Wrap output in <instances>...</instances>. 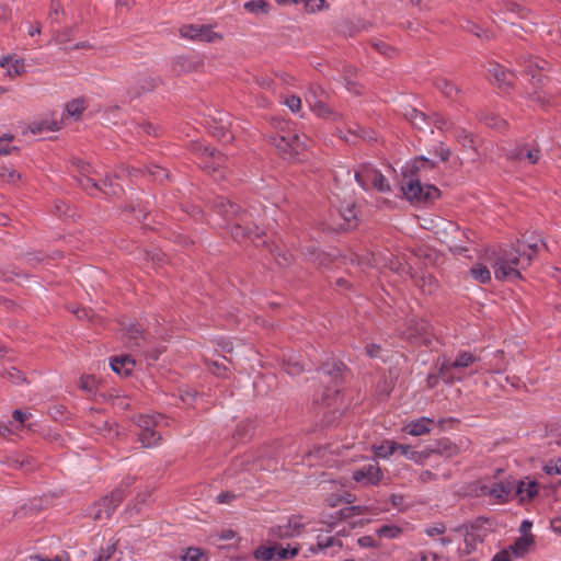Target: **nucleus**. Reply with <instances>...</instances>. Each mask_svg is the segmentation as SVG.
<instances>
[{"label": "nucleus", "instance_id": "nucleus-1", "mask_svg": "<svg viewBox=\"0 0 561 561\" xmlns=\"http://www.w3.org/2000/svg\"><path fill=\"white\" fill-rule=\"evenodd\" d=\"M548 249L547 244L537 237H529L526 240H517L510 249L501 248L499 252L493 251L492 264L496 279H520L519 270L528 267L537 256L538 242Z\"/></svg>", "mask_w": 561, "mask_h": 561}, {"label": "nucleus", "instance_id": "nucleus-2", "mask_svg": "<svg viewBox=\"0 0 561 561\" xmlns=\"http://www.w3.org/2000/svg\"><path fill=\"white\" fill-rule=\"evenodd\" d=\"M213 207L222 216L226 228L229 229L234 240L250 239L255 245H260L256 240H261L263 232L256 225L253 214L242 210L238 205L222 196L214 198Z\"/></svg>", "mask_w": 561, "mask_h": 561}, {"label": "nucleus", "instance_id": "nucleus-3", "mask_svg": "<svg viewBox=\"0 0 561 561\" xmlns=\"http://www.w3.org/2000/svg\"><path fill=\"white\" fill-rule=\"evenodd\" d=\"M267 140L276 148L279 156L287 161H297L307 148V137H301L297 133L287 135H267Z\"/></svg>", "mask_w": 561, "mask_h": 561}, {"label": "nucleus", "instance_id": "nucleus-4", "mask_svg": "<svg viewBox=\"0 0 561 561\" xmlns=\"http://www.w3.org/2000/svg\"><path fill=\"white\" fill-rule=\"evenodd\" d=\"M478 360L477 356L468 351L459 352L454 360L444 358L439 365V375L447 383L462 380L461 376H456L453 370L467 368Z\"/></svg>", "mask_w": 561, "mask_h": 561}, {"label": "nucleus", "instance_id": "nucleus-5", "mask_svg": "<svg viewBox=\"0 0 561 561\" xmlns=\"http://www.w3.org/2000/svg\"><path fill=\"white\" fill-rule=\"evenodd\" d=\"M79 185L91 196H96L99 192L106 196H118L123 188L119 184L114 183L112 179L95 180L90 176L77 178Z\"/></svg>", "mask_w": 561, "mask_h": 561}, {"label": "nucleus", "instance_id": "nucleus-6", "mask_svg": "<svg viewBox=\"0 0 561 561\" xmlns=\"http://www.w3.org/2000/svg\"><path fill=\"white\" fill-rule=\"evenodd\" d=\"M405 197L411 202L428 203L439 197V190L434 185H423L419 180H410L402 185Z\"/></svg>", "mask_w": 561, "mask_h": 561}, {"label": "nucleus", "instance_id": "nucleus-7", "mask_svg": "<svg viewBox=\"0 0 561 561\" xmlns=\"http://www.w3.org/2000/svg\"><path fill=\"white\" fill-rule=\"evenodd\" d=\"M181 37L203 43H217L222 41V35L213 31L209 25L186 24L179 30Z\"/></svg>", "mask_w": 561, "mask_h": 561}, {"label": "nucleus", "instance_id": "nucleus-8", "mask_svg": "<svg viewBox=\"0 0 561 561\" xmlns=\"http://www.w3.org/2000/svg\"><path fill=\"white\" fill-rule=\"evenodd\" d=\"M355 180L364 190L373 187L382 193L390 191V184L386 176L374 168H364L356 172Z\"/></svg>", "mask_w": 561, "mask_h": 561}, {"label": "nucleus", "instance_id": "nucleus-9", "mask_svg": "<svg viewBox=\"0 0 561 561\" xmlns=\"http://www.w3.org/2000/svg\"><path fill=\"white\" fill-rule=\"evenodd\" d=\"M431 327L425 320H410L402 337L412 344H430Z\"/></svg>", "mask_w": 561, "mask_h": 561}, {"label": "nucleus", "instance_id": "nucleus-10", "mask_svg": "<svg viewBox=\"0 0 561 561\" xmlns=\"http://www.w3.org/2000/svg\"><path fill=\"white\" fill-rule=\"evenodd\" d=\"M305 528L300 516H291L284 525H276L268 529V537L273 540L288 539L299 536Z\"/></svg>", "mask_w": 561, "mask_h": 561}, {"label": "nucleus", "instance_id": "nucleus-11", "mask_svg": "<svg viewBox=\"0 0 561 561\" xmlns=\"http://www.w3.org/2000/svg\"><path fill=\"white\" fill-rule=\"evenodd\" d=\"M126 344L130 348H144L146 344V337L142 334V329L139 324H131L127 328L126 331ZM142 354L151 359L157 360L159 355L161 354V351L158 348L154 350H141Z\"/></svg>", "mask_w": 561, "mask_h": 561}, {"label": "nucleus", "instance_id": "nucleus-12", "mask_svg": "<svg viewBox=\"0 0 561 561\" xmlns=\"http://www.w3.org/2000/svg\"><path fill=\"white\" fill-rule=\"evenodd\" d=\"M211 135L220 141L230 142L233 139V134L230 130L231 122L228 114L224 112H216L208 123Z\"/></svg>", "mask_w": 561, "mask_h": 561}, {"label": "nucleus", "instance_id": "nucleus-13", "mask_svg": "<svg viewBox=\"0 0 561 561\" xmlns=\"http://www.w3.org/2000/svg\"><path fill=\"white\" fill-rule=\"evenodd\" d=\"M515 484L510 480L493 482L491 484H482L480 491L483 495L491 496L497 502H506L514 490Z\"/></svg>", "mask_w": 561, "mask_h": 561}, {"label": "nucleus", "instance_id": "nucleus-14", "mask_svg": "<svg viewBox=\"0 0 561 561\" xmlns=\"http://www.w3.org/2000/svg\"><path fill=\"white\" fill-rule=\"evenodd\" d=\"M124 497V490L122 488H117L111 493V495L101 499L98 503L99 511L95 518H102L103 516L108 518Z\"/></svg>", "mask_w": 561, "mask_h": 561}, {"label": "nucleus", "instance_id": "nucleus-15", "mask_svg": "<svg viewBox=\"0 0 561 561\" xmlns=\"http://www.w3.org/2000/svg\"><path fill=\"white\" fill-rule=\"evenodd\" d=\"M353 479L364 485L377 484L382 473L377 463H367L353 472Z\"/></svg>", "mask_w": 561, "mask_h": 561}, {"label": "nucleus", "instance_id": "nucleus-16", "mask_svg": "<svg viewBox=\"0 0 561 561\" xmlns=\"http://www.w3.org/2000/svg\"><path fill=\"white\" fill-rule=\"evenodd\" d=\"M505 156L512 161L526 159L529 164H536L540 159V150L538 148H529L527 145H519L508 150Z\"/></svg>", "mask_w": 561, "mask_h": 561}, {"label": "nucleus", "instance_id": "nucleus-17", "mask_svg": "<svg viewBox=\"0 0 561 561\" xmlns=\"http://www.w3.org/2000/svg\"><path fill=\"white\" fill-rule=\"evenodd\" d=\"M427 458L432 455H438L445 458H453L460 453V448L448 438L436 440L433 445L425 448Z\"/></svg>", "mask_w": 561, "mask_h": 561}, {"label": "nucleus", "instance_id": "nucleus-18", "mask_svg": "<svg viewBox=\"0 0 561 561\" xmlns=\"http://www.w3.org/2000/svg\"><path fill=\"white\" fill-rule=\"evenodd\" d=\"M489 73L494 78V81L501 89L510 88L515 78L512 71L506 70L499 64H490Z\"/></svg>", "mask_w": 561, "mask_h": 561}, {"label": "nucleus", "instance_id": "nucleus-19", "mask_svg": "<svg viewBox=\"0 0 561 561\" xmlns=\"http://www.w3.org/2000/svg\"><path fill=\"white\" fill-rule=\"evenodd\" d=\"M202 64L186 56H178L172 61V71L176 76L196 71Z\"/></svg>", "mask_w": 561, "mask_h": 561}, {"label": "nucleus", "instance_id": "nucleus-20", "mask_svg": "<svg viewBox=\"0 0 561 561\" xmlns=\"http://www.w3.org/2000/svg\"><path fill=\"white\" fill-rule=\"evenodd\" d=\"M434 85L445 98L451 101H458L462 93L461 89L447 78H436L434 80Z\"/></svg>", "mask_w": 561, "mask_h": 561}, {"label": "nucleus", "instance_id": "nucleus-21", "mask_svg": "<svg viewBox=\"0 0 561 561\" xmlns=\"http://www.w3.org/2000/svg\"><path fill=\"white\" fill-rule=\"evenodd\" d=\"M339 214L345 221L346 228H354L358 222V208L353 202H342L339 207Z\"/></svg>", "mask_w": 561, "mask_h": 561}, {"label": "nucleus", "instance_id": "nucleus-22", "mask_svg": "<svg viewBox=\"0 0 561 561\" xmlns=\"http://www.w3.org/2000/svg\"><path fill=\"white\" fill-rule=\"evenodd\" d=\"M434 424V420L428 417H420L415 421L408 423L404 426V431L412 436H421L431 432V426Z\"/></svg>", "mask_w": 561, "mask_h": 561}, {"label": "nucleus", "instance_id": "nucleus-23", "mask_svg": "<svg viewBox=\"0 0 561 561\" xmlns=\"http://www.w3.org/2000/svg\"><path fill=\"white\" fill-rule=\"evenodd\" d=\"M414 284L422 289L423 293L433 294L438 288V283L431 274L422 273L413 276Z\"/></svg>", "mask_w": 561, "mask_h": 561}, {"label": "nucleus", "instance_id": "nucleus-24", "mask_svg": "<svg viewBox=\"0 0 561 561\" xmlns=\"http://www.w3.org/2000/svg\"><path fill=\"white\" fill-rule=\"evenodd\" d=\"M201 149L203 150V154L207 159H211L213 164L216 167L217 172H214L215 174H217L216 179H222L224 178V172L220 169L226 163L227 157L224 153H221L219 151H216L214 149H210L208 147H204V148H201Z\"/></svg>", "mask_w": 561, "mask_h": 561}, {"label": "nucleus", "instance_id": "nucleus-25", "mask_svg": "<svg viewBox=\"0 0 561 561\" xmlns=\"http://www.w3.org/2000/svg\"><path fill=\"white\" fill-rule=\"evenodd\" d=\"M163 419H164V416L160 413L154 414V415L139 414L134 417V422L139 427L140 432H142V431L152 430V428L157 427L159 425L160 421H162Z\"/></svg>", "mask_w": 561, "mask_h": 561}, {"label": "nucleus", "instance_id": "nucleus-26", "mask_svg": "<svg viewBox=\"0 0 561 561\" xmlns=\"http://www.w3.org/2000/svg\"><path fill=\"white\" fill-rule=\"evenodd\" d=\"M534 545V536L526 535L520 536L516 539V541L510 547L515 557H524L531 546Z\"/></svg>", "mask_w": 561, "mask_h": 561}, {"label": "nucleus", "instance_id": "nucleus-27", "mask_svg": "<svg viewBox=\"0 0 561 561\" xmlns=\"http://www.w3.org/2000/svg\"><path fill=\"white\" fill-rule=\"evenodd\" d=\"M455 138L462 146L463 149H470L472 151V160L478 158V151L474 147L473 136L463 128H458L455 131Z\"/></svg>", "mask_w": 561, "mask_h": 561}, {"label": "nucleus", "instance_id": "nucleus-28", "mask_svg": "<svg viewBox=\"0 0 561 561\" xmlns=\"http://www.w3.org/2000/svg\"><path fill=\"white\" fill-rule=\"evenodd\" d=\"M134 366L135 360L129 355L114 357L111 362L112 369L117 374L128 375Z\"/></svg>", "mask_w": 561, "mask_h": 561}, {"label": "nucleus", "instance_id": "nucleus-29", "mask_svg": "<svg viewBox=\"0 0 561 561\" xmlns=\"http://www.w3.org/2000/svg\"><path fill=\"white\" fill-rule=\"evenodd\" d=\"M159 84H160L159 78L146 77L140 81V83L137 87H135L133 90H130L129 93L134 98H138L142 93L153 91L156 88L159 87Z\"/></svg>", "mask_w": 561, "mask_h": 561}, {"label": "nucleus", "instance_id": "nucleus-30", "mask_svg": "<svg viewBox=\"0 0 561 561\" xmlns=\"http://www.w3.org/2000/svg\"><path fill=\"white\" fill-rule=\"evenodd\" d=\"M396 453L404 456L407 459L413 460L417 463H422L427 459V454L424 450L415 451L411 449V446L396 443Z\"/></svg>", "mask_w": 561, "mask_h": 561}, {"label": "nucleus", "instance_id": "nucleus-31", "mask_svg": "<svg viewBox=\"0 0 561 561\" xmlns=\"http://www.w3.org/2000/svg\"><path fill=\"white\" fill-rule=\"evenodd\" d=\"M516 494L520 501L531 500L538 494V484L535 481H519L516 485Z\"/></svg>", "mask_w": 561, "mask_h": 561}, {"label": "nucleus", "instance_id": "nucleus-32", "mask_svg": "<svg viewBox=\"0 0 561 561\" xmlns=\"http://www.w3.org/2000/svg\"><path fill=\"white\" fill-rule=\"evenodd\" d=\"M345 365L340 360L327 362L322 365L321 371L331 376L334 380L343 376V371L345 370Z\"/></svg>", "mask_w": 561, "mask_h": 561}, {"label": "nucleus", "instance_id": "nucleus-33", "mask_svg": "<svg viewBox=\"0 0 561 561\" xmlns=\"http://www.w3.org/2000/svg\"><path fill=\"white\" fill-rule=\"evenodd\" d=\"M138 440L141 444V447L150 448L159 444V442L161 440V436L159 433L154 431V428H152L139 432Z\"/></svg>", "mask_w": 561, "mask_h": 561}, {"label": "nucleus", "instance_id": "nucleus-34", "mask_svg": "<svg viewBox=\"0 0 561 561\" xmlns=\"http://www.w3.org/2000/svg\"><path fill=\"white\" fill-rule=\"evenodd\" d=\"M469 274L474 280L481 284H486L491 282V273L489 268L483 264H474L469 270Z\"/></svg>", "mask_w": 561, "mask_h": 561}, {"label": "nucleus", "instance_id": "nucleus-35", "mask_svg": "<svg viewBox=\"0 0 561 561\" xmlns=\"http://www.w3.org/2000/svg\"><path fill=\"white\" fill-rule=\"evenodd\" d=\"M275 547V561H286L295 558L299 553V546L284 548L280 545L274 543Z\"/></svg>", "mask_w": 561, "mask_h": 561}, {"label": "nucleus", "instance_id": "nucleus-36", "mask_svg": "<svg viewBox=\"0 0 561 561\" xmlns=\"http://www.w3.org/2000/svg\"><path fill=\"white\" fill-rule=\"evenodd\" d=\"M404 117L417 129H423L426 124V116L414 107H410L405 111Z\"/></svg>", "mask_w": 561, "mask_h": 561}, {"label": "nucleus", "instance_id": "nucleus-37", "mask_svg": "<svg viewBox=\"0 0 561 561\" xmlns=\"http://www.w3.org/2000/svg\"><path fill=\"white\" fill-rule=\"evenodd\" d=\"M253 557L256 559V560H260V561H275V547L274 545L272 546H259L254 552H253Z\"/></svg>", "mask_w": 561, "mask_h": 561}, {"label": "nucleus", "instance_id": "nucleus-38", "mask_svg": "<svg viewBox=\"0 0 561 561\" xmlns=\"http://www.w3.org/2000/svg\"><path fill=\"white\" fill-rule=\"evenodd\" d=\"M330 547H337L340 549V548H342V541L335 537H328L325 539L318 538L317 546L311 547L310 551L312 553H316L318 551H323Z\"/></svg>", "mask_w": 561, "mask_h": 561}, {"label": "nucleus", "instance_id": "nucleus-39", "mask_svg": "<svg viewBox=\"0 0 561 561\" xmlns=\"http://www.w3.org/2000/svg\"><path fill=\"white\" fill-rule=\"evenodd\" d=\"M244 9L253 14L267 13L270 3L265 0H250L244 4Z\"/></svg>", "mask_w": 561, "mask_h": 561}, {"label": "nucleus", "instance_id": "nucleus-40", "mask_svg": "<svg viewBox=\"0 0 561 561\" xmlns=\"http://www.w3.org/2000/svg\"><path fill=\"white\" fill-rule=\"evenodd\" d=\"M92 426L105 437L112 438V434L113 436H118L117 430L113 431L112 424L107 420H99Z\"/></svg>", "mask_w": 561, "mask_h": 561}, {"label": "nucleus", "instance_id": "nucleus-41", "mask_svg": "<svg viewBox=\"0 0 561 561\" xmlns=\"http://www.w3.org/2000/svg\"><path fill=\"white\" fill-rule=\"evenodd\" d=\"M272 253L276 263L282 267L288 266L293 261V255L278 247L272 250Z\"/></svg>", "mask_w": 561, "mask_h": 561}, {"label": "nucleus", "instance_id": "nucleus-42", "mask_svg": "<svg viewBox=\"0 0 561 561\" xmlns=\"http://www.w3.org/2000/svg\"><path fill=\"white\" fill-rule=\"evenodd\" d=\"M84 110L83 100L76 99L67 103L66 111L69 116L79 117Z\"/></svg>", "mask_w": 561, "mask_h": 561}, {"label": "nucleus", "instance_id": "nucleus-43", "mask_svg": "<svg viewBox=\"0 0 561 561\" xmlns=\"http://www.w3.org/2000/svg\"><path fill=\"white\" fill-rule=\"evenodd\" d=\"M375 454L378 457L387 458L393 454H396V442L387 440L381 445L377 446L375 449Z\"/></svg>", "mask_w": 561, "mask_h": 561}, {"label": "nucleus", "instance_id": "nucleus-44", "mask_svg": "<svg viewBox=\"0 0 561 561\" xmlns=\"http://www.w3.org/2000/svg\"><path fill=\"white\" fill-rule=\"evenodd\" d=\"M402 533L401 528L393 525H383L377 529V535L383 538H397Z\"/></svg>", "mask_w": 561, "mask_h": 561}, {"label": "nucleus", "instance_id": "nucleus-45", "mask_svg": "<svg viewBox=\"0 0 561 561\" xmlns=\"http://www.w3.org/2000/svg\"><path fill=\"white\" fill-rule=\"evenodd\" d=\"M146 172L152 180L162 182L163 180L169 179V172L159 167V165H151L146 169Z\"/></svg>", "mask_w": 561, "mask_h": 561}, {"label": "nucleus", "instance_id": "nucleus-46", "mask_svg": "<svg viewBox=\"0 0 561 561\" xmlns=\"http://www.w3.org/2000/svg\"><path fill=\"white\" fill-rule=\"evenodd\" d=\"M311 108L317 116L322 118H328L333 114L332 110L322 101L314 102Z\"/></svg>", "mask_w": 561, "mask_h": 561}, {"label": "nucleus", "instance_id": "nucleus-47", "mask_svg": "<svg viewBox=\"0 0 561 561\" xmlns=\"http://www.w3.org/2000/svg\"><path fill=\"white\" fill-rule=\"evenodd\" d=\"M0 178L9 183H15L20 179V174L12 168L0 167Z\"/></svg>", "mask_w": 561, "mask_h": 561}, {"label": "nucleus", "instance_id": "nucleus-48", "mask_svg": "<svg viewBox=\"0 0 561 561\" xmlns=\"http://www.w3.org/2000/svg\"><path fill=\"white\" fill-rule=\"evenodd\" d=\"M30 130L32 134H39L44 130H57L59 128L57 123L49 125L47 122L33 123L30 125Z\"/></svg>", "mask_w": 561, "mask_h": 561}, {"label": "nucleus", "instance_id": "nucleus-49", "mask_svg": "<svg viewBox=\"0 0 561 561\" xmlns=\"http://www.w3.org/2000/svg\"><path fill=\"white\" fill-rule=\"evenodd\" d=\"M542 470L549 476L561 473V458L549 460L545 463Z\"/></svg>", "mask_w": 561, "mask_h": 561}, {"label": "nucleus", "instance_id": "nucleus-50", "mask_svg": "<svg viewBox=\"0 0 561 561\" xmlns=\"http://www.w3.org/2000/svg\"><path fill=\"white\" fill-rule=\"evenodd\" d=\"M272 126L276 131L274 135H287L289 133H294L290 129L289 123L284 119H273Z\"/></svg>", "mask_w": 561, "mask_h": 561}, {"label": "nucleus", "instance_id": "nucleus-51", "mask_svg": "<svg viewBox=\"0 0 561 561\" xmlns=\"http://www.w3.org/2000/svg\"><path fill=\"white\" fill-rule=\"evenodd\" d=\"M204 552L199 548L190 547L185 550L181 557L182 561H198L203 557Z\"/></svg>", "mask_w": 561, "mask_h": 561}, {"label": "nucleus", "instance_id": "nucleus-52", "mask_svg": "<svg viewBox=\"0 0 561 561\" xmlns=\"http://www.w3.org/2000/svg\"><path fill=\"white\" fill-rule=\"evenodd\" d=\"M547 65V62L545 60H537V59H534V58H529L528 60H526V66H525V70L529 73H531L533 76V79L536 78V76L533 73L534 70H543L545 69V66Z\"/></svg>", "mask_w": 561, "mask_h": 561}, {"label": "nucleus", "instance_id": "nucleus-53", "mask_svg": "<svg viewBox=\"0 0 561 561\" xmlns=\"http://www.w3.org/2000/svg\"><path fill=\"white\" fill-rule=\"evenodd\" d=\"M284 370L288 375L295 376L299 375L304 370V367L299 362L289 358L286 363H284Z\"/></svg>", "mask_w": 561, "mask_h": 561}, {"label": "nucleus", "instance_id": "nucleus-54", "mask_svg": "<svg viewBox=\"0 0 561 561\" xmlns=\"http://www.w3.org/2000/svg\"><path fill=\"white\" fill-rule=\"evenodd\" d=\"M484 122L489 127L495 129H503L506 127V122L493 114H489L484 117Z\"/></svg>", "mask_w": 561, "mask_h": 561}, {"label": "nucleus", "instance_id": "nucleus-55", "mask_svg": "<svg viewBox=\"0 0 561 561\" xmlns=\"http://www.w3.org/2000/svg\"><path fill=\"white\" fill-rule=\"evenodd\" d=\"M73 164L76 165L79 172L78 178L90 176L94 172L90 163L84 162L82 160H75Z\"/></svg>", "mask_w": 561, "mask_h": 561}, {"label": "nucleus", "instance_id": "nucleus-56", "mask_svg": "<svg viewBox=\"0 0 561 561\" xmlns=\"http://www.w3.org/2000/svg\"><path fill=\"white\" fill-rule=\"evenodd\" d=\"M306 8L309 12H318L324 8H328L325 0H307Z\"/></svg>", "mask_w": 561, "mask_h": 561}, {"label": "nucleus", "instance_id": "nucleus-57", "mask_svg": "<svg viewBox=\"0 0 561 561\" xmlns=\"http://www.w3.org/2000/svg\"><path fill=\"white\" fill-rule=\"evenodd\" d=\"M4 377H7L11 382L19 383L20 381H24L25 378L23 377L22 373L18 370L16 368L12 367L11 369L5 370L3 374Z\"/></svg>", "mask_w": 561, "mask_h": 561}, {"label": "nucleus", "instance_id": "nucleus-58", "mask_svg": "<svg viewBox=\"0 0 561 561\" xmlns=\"http://www.w3.org/2000/svg\"><path fill=\"white\" fill-rule=\"evenodd\" d=\"M530 99L533 102H536L540 106L545 107L549 104V99L547 98L546 93L542 91L535 90L533 93H530Z\"/></svg>", "mask_w": 561, "mask_h": 561}, {"label": "nucleus", "instance_id": "nucleus-59", "mask_svg": "<svg viewBox=\"0 0 561 561\" xmlns=\"http://www.w3.org/2000/svg\"><path fill=\"white\" fill-rule=\"evenodd\" d=\"M373 47L380 53L381 55H385L387 57H391L394 53V49L386 44L385 42H376L373 44Z\"/></svg>", "mask_w": 561, "mask_h": 561}, {"label": "nucleus", "instance_id": "nucleus-60", "mask_svg": "<svg viewBox=\"0 0 561 561\" xmlns=\"http://www.w3.org/2000/svg\"><path fill=\"white\" fill-rule=\"evenodd\" d=\"M95 387V378L93 376H82L80 378V388L84 391H93Z\"/></svg>", "mask_w": 561, "mask_h": 561}, {"label": "nucleus", "instance_id": "nucleus-61", "mask_svg": "<svg viewBox=\"0 0 561 561\" xmlns=\"http://www.w3.org/2000/svg\"><path fill=\"white\" fill-rule=\"evenodd\" d=\"M203 148L202 146H198L197 147V152L201 154L202 157V162H201V165L202 168L207 171V172H217V169L216 167L211 162V159H207L204 154H203V150L201 149Z\"/></svg>", "mask_w": 561, "mask_h": 561}, {"label": "nucleus", "instance_id": "nucleus-62", "mask_svg": "<svg viewBox=\"0 0 561 561\" xmlns=\"http://www.w3.org/2000/svg\"><path fill=\"white\" fill-rule=\"evenodd\" d=\"M116 550V545L113 543L105 549H102L99 557L94 561H108Z\"/></svg>", "mask_w": 561, "mask_h": 561}, {"label": "nucleus", "instance_id": "nucleus-63", "mask_svg": "<svg viewBox=\"0 0 561 561\" xmlns=\"http://www.w3.org/2000/svg\"><path fill=\"white\" fill-rule=\"evenodd\" d=\"M285 104L291 112H298L301 106V100L296 95H289L288 98H286Z\"/></svg>", "mask_w": 561, "mask_h": 561}, {"label": "nucleus", "instance_id": "nucleus-64", "mask_svg": "<svg viewBox=\"0 0 561 561\" xmlns=\"http://www.w3.org/2000/svg\"><path fill=\"white\" fill-rule=\"evenodd\" d=\"M72 313L79 319H87L91 321L93 319V311L87 308H77L72 310Z\"/></svg>", "mask_w": 561, "mask_h": 561}]
</instances>
